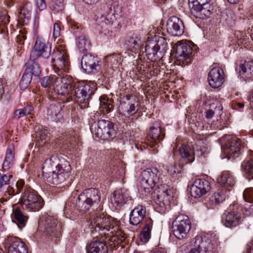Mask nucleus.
Instances as JSON below:
<instances>
[{
  "label": "nucleus",
  "instance_id": "22",
  "mask_svg": "<svg viewBox=\"0 0 253 253\" xmlns=\"http://www.w3.org/2000/svg\"><path fill=\"white\" fill-rule=\"evenodd\" d=\"M64 107V105L61 102L52 104L47 109V115L52 121L58 122L63 119Z\"/></svg>",
  "mask_w": 253,
  "mask_h": 253
},
{
  "label": "nucleus",
  "instance_id": "49",
  "mask_svg": "<svg viewBox=\"0 0 253 253\" xmlns=\"http://www.w3.org/2000/svg\"><path fill=\"white\" fill-rule=\"evenodd\" d=\"M9 16L6 12L0 10V27H1L2 33L4 32L3 27L9 23Z\"/></svg>",
  "mask_w": 253,
  "mask_h": 253
},
{
  "label": "nucleus",
  "instance_id": "17",
  "mask_svg": "<svg viewBox=\"0 0 253 253\" xmlns=\"http://www.w3.org/2000/svg\"><path fill=\"white\" fill-rule=\"evenodd\" d=\"M167 30L172 36H180L183 35L184 31L183 23L177 17L172 16L168 20Z\"/></svg>",
  "mask_w": 253,
  "mask_h": 253
},
{
  "label": "nucleus",
  "instance_id": "41",
  "mask_svg": "<svg viewBox=\"0 0 253 253\" xmlns=\"http://www.w3.org/2000/svg\"><path fill=\"white\" fill-rule=\"evenodd\" d=\"M64 6V0H51V8L55 13L62 11Z\"/></svg>",
  "mask_w": 253,
  "mask_h": 253
},
{
  "label": "nucleus",
  "instance_id": "44",
  "mask_svg": "<svg viewBox=\"0 0 253 253\" xmlns=\"http://www.w3.org/2000/svg\"><path fill=\"white\" fill-rule=\"evenodd\" d=\"M234 184V180L228 171H224L222 173V186H232ZM223 189H222V191Z\"/></svg>",
  "mask_w": 253,
  "mask_h": 253
},
{
  "label": "nucleus",
  "instance_id": "24",
  "mask_svg": "<svg viewBox=\"0 0 253 253\" xmlns=\"http://www.w3.org/2000/svg\"><path fill=\"white\" fill-rule=\"evenodd\" d=\"M239 74L245 81H249L253 78V61H245L239 67Z\"/></svg>",
  "mask_w": 253,
  "mask_h": 253
},
{
  "label": "nucleus",
  "instance_id": "9",
  "mask_svg": "<svg viewBox=\"0 0 253 253\" xmlns=\"http://www.w3.org/2000/svg\"><path fill=\"white\" fill-rule=\"evenodd\" d=\"M175 50V57L181 65H188L192 59L193 48L192 43L187 41L177 42L173 46Z\"/></svg>",
  "mask_w": 253,
  "mask_h": 253
},
{
  "label": "nucleus",
  "instance_id": "62",
  "mask_svg": "<svg viewBox=\"0 0 253 253\" xmlns=\"http://www.w3.org/2000/svg\"><path fill=\"white\" fill-rule=\"evenodd\" d=\"M153 253H166V252L163 249H158L154 251Z\"/></svg>",
  "mask_w": 253,
  "mask_h": 253
},
{
  "label": "nucleus",
  "instance_id": "26",
  "mask_svg": "<svg viewBox=\"0 0 253 253\" xmlns=\"http://www.w3.org/2000/svg\"><path fill=\"white\" fill-rule=\"evenodd\" d=\"M211 7L209 2L197 7H192L191 13L197 18L205 19L211 14Z\"/></svg>",
  "mask_w": 253,
  "mask_h": 253
},
{
  "label": "nucleus",
  "instance_id": "8",
  "mask_svg": "<svg viewBox=\"0 0 253 253\" xmlns=\"http://www.w3.org/2000/svg\"><path fill=\"white\" fill-rule=\"evenodd\" d=\"M53 89L56 94L70 98L74 82L71 77L62 76L59 74L52 75Z\"/></svg>",
  "mask_w": 253,
  "mask_h": 253
},
{
  "label": "nucleus",
  "instance_id": "13",
  "mask_svg": "<svg viewBox=\"0 0 253 253\" xmlns=\"http://www.w3.org/2000/svg\"><path fill=\"white\" fill-rule=\"evenodd\" d=\"M51 62L53 66L58 71L67 72L69 67L68 56L64 47L60 45L56 47L51 55Z\"/></svg>",
  "mask_w": 253,
  "mask_h": 253
},
{
  "label": "nucleus",
  "instance_id": "58",
  "mask_svg": "<svg viewBox=\"0 0 253 253\" xmlns=\"http://www.w3.org/2000/svg\"><path fill=\"white\" fill-rule=\"evenodd\" d=\"M87 4H94L96 3L99 0H83Z\"/></svg>",
  "mask_w": 253,
  "mask_h": 253
},
{
  "label": "nucleus",
  "instance_id": "53",
  "mask_svg": "<svg viewBox=\"0 0 253 253\" xmlns=\"http://www.w3.org/2000/svg\"><path fill=\"white\" fill-rule=\"evenodd\" d=\"M189 1L193 4L192 7H197L206 3L209 0H189Z\"/></svg>",
  "mask_w": 253,
  "mask_h": 253
},
{
  "label": "nucleus",
  "instance_id": "21",
  "mask_svg": "<svg viewBox=\"0 0 253 253\" xmlns=\"http://www.w3.org/2000/svg\"><path fill=\"white\" fill-rule=\"evenodd\" d=\"M145 207L142 205H138L134 208L129 214V223L132 225L139 224L143 220H145L146 216Z\"/></svg>",
  "mask_w": 253,
  "mask_h": 253
},
{
  "label": "nucleus",
  "instance_id": "3",
  "mask_svg": "<svg viewBox=\"0 0 253 253\" xmlns=\"http://www.w3.org/2000/svg\"><path fill=\"white\" fill-rule=\"evenodd\" d=\"M71 167L69 162L62 157L52 156L46 159L42 166V175L48 182L59 184L70 176Z\"/></svg>",
  "mask_w": 253,
  "mask_h": 253
},
{
  "label": "nucleus",
  "instance_id": "61",
  "mask_svg": "<svg viewBox=\"0 0 253 253\" xmlns=\"http://www.w3.org/2000/svg\"><path fill=\"white\" fill-rule=\"evenodd\" d=\"M3 87L1 83L0 82V97L1 96L2 93H3Z\"/></svg>",
  "mask_w": 253,
  "mask_h": 253
},
{
  "label": "nucleus",
  "instance_id": "20",
  "mask_svg": "<svg viewBox=\"0 0 253 253\" xmlns=\"http://www.w3.org/2000/svg\"><path fill=\"white\" fill-rule=\"evenodd\" d=\"M210 243L197 236L191 242V248L188 253H211Z\"/></svg>",
  "mask_w": 253,
  "mask_h": 253
},
{
  "label": "nucleus",
  "instance_id": "4",
  "mask_svg": "<svg viewBox=\"0 0 253 253\" xmlns=\"http://www.w3.org/2000/svg\"><path fill=\"white\" fill-rule=\"evenodd\" d=\"M24 189V193L20 198L21 203L24 209L29 211H38L42 208L43 201L37 192L25 185L24 180H18L15 185H8L5 192V196H12L19 194L22 189Z\"/></svg>",
  "mask_w": 253,
  "mask_h": 253
},
{
  "label": "nucleus",
  "instance_id": "59",
  "mask_svg": "<svg viewBox=\"0 0 253 253\" xmlns=\"http://www.w3.org/2000/svg\"><path fill=\"white\" fill-rule=\"evenodd\" d=\"M213 116V112L211 110H209L207 112V114H206V116L207 118H211L212 117V116Z\"/></svg>",
  "mask_w": 253,
  "mask_h": 253
},
{
  "label": "nucleus",
  "instance_id": "35",
  "mask_svg": "<svg viewBox=\"0 0 253 253\" xmlns=\"http://www.w3.org/2000/svg\"><path fill=\"white\" fill-rule=\"evenodd\" d=\"M8 253H28L25 244L18 238H14L8 249Z\"/></svg>",
  "mask_w": 253,
  "mask_h": 253
},
{
  "label": "nucleus",
  "instance_id": "34",
  "mask_svg": "<svg viewBox=\"0 0 253 253\" xmlns=\"http://www.w3.org/2000/svg\"><path fill=\"white\" fill-rule=\"evenodd\" d=\"M12 220L15 223L19 228L22 229L25 226L28 217L25 215L19 208H13L11 214Z\"/></svg>",
  "mask_w": 253,
  "mask_h": 253
},
{
  "label": "nucleus",
  "instance_id": "38",
  "mask_svg": "<svg viewBox=\"0 0 253 253\" xmlns=\"http://www.w3.org/2000/svg\"><path fill=\"white\" fill-rule=\"evenodd\" d=\"M100 112L104 114H108L112 111L113 108L112 101L109 99L106 96L102 95L99 98Z\"/></svg>",
  "mask_w": 253,
  "mask_h": 253
},
{
  "label": "nucleus",
  "instance_id": "7",
  "mask_svg": "<svg viewBox=\"0 0 253 253\" xmlns=\"http://www.w3.org/2000/svg\"><path fill=\"white\" fill-rule=\"evenodd\" d=\"M100 200L98 190L95 188L86 189L79 195L76 200L77 209L83 212H86L91 207L98 205Z\"/></svg>",
  "mask_w": 253,
  "mask_h": 253
},
{
  "label": "nucleus",
  "instance_id": "37",
  "mask_svg": "<svg viewBox=\"0 0 253 253\" xmlns=\"http://www.w3.org/2000/svg\"><path fill=\"white\" fill-rule=\"evenodd\" d=\"M179 154L185 163H191L195 159L192 149L187 145H182L179 149Z\"/></svg>",
  "mask_w": 253,
  "mask_h": 253
},
{
  "label": "nucleus",
  "instance_id": "33",
  "mask_svg": "<svg viewBox=\"0 0 253 253\" xmlns=\"http://www.w3.org/2000/svg\"><path fill=\"white\" fill-rule=\"evenodd\" d=\"M242 220L241 214L236 211L230 212L225 216L224 224L227 227L232 228L239 225Z\"/></svg>",
  "mask_w": 253,
  "mask_h": 253
},
{
  "label": "nucleus",
  "instance_id": "27",
  "mask_svg": "<svg viewBox=\"0 0 253 253\" xmlns=\"http://www.w3.org/2000/svg\"><path fill=\"white\" fill-rule=\"evenodd\" d=\"M86 253H108V247L104 242L94 240L86 246Z\"/></svg>",
  "mask_w": 253,
  "mask_h": 253
},
{
  "label": "nucleus",
  "instance_id": "5",
  "mask_svg": "<svg viewBox=\"0 0 253 253\" xmlns=\"http://www.w3.org/2000/svg\"><path fill=\"white\" fill-rule=\"evenodd\" d=\"M95 84L93 83L85 81L74 82L70 98H75L81 104L82 108L88 107L89 100L95 90Z\"/></svg>",
  "mask_w": 253,
  "mask_h": 253
},
{
  "label": "nucleus",
  "instance_id": "48",
  "mask_svg": "<svg viewBox=\"0 0 253 253\" xmlns=\"http://www.w3.org/2000/svg\"><path fill=\"white\" fill-rule=\"evenodd\" d=\"M243 198L245 201L253 203V188L246 189L243 193Z\"/></svg>",
  "mask_w": 253,
  "mask_h": 253
},
{
  "label": "nucleus",
  "instance_id": "36",
  "mask_svg": "<svg viewBox=\"0 0 253 253\" xmlns=\"http://www.w3.org/2000/svg\"><path fill=\"white\" fill-rule=\"evenodd\" d=\"M152 226V220L149 218H145L144 226L140 233V240L142 242L146 243L150 239Z\"/></svg>",
  "mask_w": 253,
  "mask_h": 253
},
{
  "label": "nucleus",
  "instance_id": "16",
  "mask_svg": "<svg viewBox=\"0 0 253 253\" xmlns=\"http://www.w3.org/2000/svg\"><path fill=\"white\" fill-rule=\"evenodd\" d=\"M165 136V130L162 128L158 122H154L150 127L149 136L152 141L149 144L151 148H153L162 141Z\"/></svg>",
  "mask_w": 253,
  "mask_h": 253
},
{
  "label": "nucleus",
  "instance_id": "11",
  "mask_svg": "<svg viewBox=\"0 0 253 253\" xmlns=\"http://www.w3.org/2000/svg\"><path fill=\"white\" fill-rule=\"evenodd\" d=\"M172 232L178 239L185 238L191 228V221L188 216L180 214L172 222Z\"/></svg>",
  "mask_w": 253,
  "mask_h": 253
},
{
  "label": "nucleus",
  "instance_id": "51",
  "mask_svg": "<svg viewBox=\"0 0 253 253\" xmlns=\"http://www.w3.org/2000/svg\"><path fill=\"white\" fill-rule=\"evenodd\" d=\"M61 35V27L59 23L56 22L53 24V37L54 39L59 37Z\"/></svg>",
  "mask_w": 253,
  "mask_h": 253
},
{
  "label": "nucleus",
  "instance_id": "40",
  "mask_svg": "<svg viewBox=\"0 0 253 253\" xmlns=\"http://www.w3.org/2000/svg\"><path fill=\"white\" fill-rule=\"evenodd\" d=\"M35 61V60L31 61L30 59L25 71L31 74V76L34 75L37 77L40 75L41 70L39 65Z\"/></svg>",
  "mask_w": 253,
  "mask_h": 253
},
{
  "label": "nucleus",
  "instance_id": "60",
  "mask_svg": "<svg viewBox=\"0 0 253 253\" xmlns=\"http://www.w3.org/2000/svg\"><path fill=\"white\" fill-rule=\"evenodd\" d=\"M71 28L72 30H75L79 28V26L77 24H73L71 26Z\"/></svg>",
  "mask_w": 253,
  "mask_h": 253
},
{
  "label": "nucleus",
  "instance_id": "57",
  "mask_svg": "<svg viewBox=\"0 0 253 253\" xmlns=\"http://www.w3.org/2000/svg\"><path fill=\"white\" fill-rule=\"evenodd\" d=\"M146 67L143 65H141L140 66H138L136 67V69L138 72H139L140 74H143V73L145 71Z\"/></svg>",
  "mask_w": 253,
  "mask_h": 253
},
{
  "label": "nucleus",
  "instance_id": "19",
  "mask_svg": "<svg viewBox=\"0 0 253 253\" xmlns=\"http://www.w3.org/2000/svg\"><path fill=\"white\" fill-rule=\"evenodd\" d=\"M51 52L50 46L46 44L40 40H37L30 55V60H35L39 57H42L44 58H48Z\"/></svg>",
  "mask_w": 253,
  "mask_h": 253
},
{
  "label": "nucleus",
  "instance_id": "39",
  "mask_svg": "<svg viewBox=\"0 0 253 253\" xmlns=\"http://www.w3.org/2000/svg\"><path fill=\"white\" fill-rule=\"evenodd\" d=\"M76 44L81 52H84L90 48V42L84 35L78 37L76 39Z\"/></svg>",
  "mask_w": 253,
  "mask_h": 253
},
{
  "label": "nucleus",
  "instance_id": "64",
  "mask_svg": "<svg viewBox=\"0 0 253 253\" xmlns=\"http://www.w3.org/2000/svg\"><path fill=\"white\" fill-rule=\"evenodd\" d=\"M248 253H253V244L252 246L250 248V250L248 252Z\"/></svg>",
  "mask_w": 253,
  "mask_h": 253
},
{
  "label": "nucleus",
  "instance_id": "14",
  "mask_svg": "<svg viewBox=\"0 0 253 253\" xmlns=\"http://www.w3.org/2000/svg\"><path fill=\"white\" fill-rule=\"evenodd\" d=\"M121 109L125 116L129 117L135 115L139 110L140 102L138 98L133 94H126L121 103Z\"/></svg>",
  "mask_w": 253,
  "mask_h": 253
},
{
  "label": "nucleus",
  "instance_id": "63",
  "mask_svg": "<svg viewBox=\"0 0 253 253\" xmlns=\"http://www.w3.org/2000/svg\"><path fill=\"white\" fill-rule=\"evenodd\" d=\"M228 1L232 4H235L239 1V0H227Z\"/></svg>",
  "mask_w": 253,
  "mask_h": 253
},
{
  "label": "nucleus",
  "instance_id": "28",
  "mask_svg": "<svg viewBox=\"0 0 253 253\" xmlns=\"http://www.w3.org/2000/svg\"><path fill=\"white\" fill-rule=\"evenodd\" d=\"M32 5L30 2L25 3L21 8L19 16L18 22L22 25H27L31 19Z\"/></svg>",
  "mask_w": 253,
  "mask_h": 253
},
{
  "label": "nucleus",
  "instance_id": "1",
  "mask_svg": "<svg viewBox=\"0 0 253 253\" xmlns=\"http://www.w3.org/2000/svg\"><path fill=\"white\" fill-rule=\"evenodd\" d=\"M100 210L91 216L89 225L91 232H98L99 235L107 236L108 240L114 242L115 245L125 242L126 236L120 230L118 223L112 217L101 212Z\"/></svg>",
  "mask_w": 253,
  "mask_h": 253
},
{
  "label": "nucleus",
  "instance_id": "55",
  "mask_svg": "<svg viewBox=\"0 0 253 253\" xmlns=\"http://www.w3.org/2000/svg\"><path fill=\"white\" fill-rule=\"evenodd\" d=\"M226 15V17L225 18L226 20H228L230 19H232L233 18V13L232 11L230 9H226L224 12V15L222 14V17H225V15Z\"/></svg>",
  "mask_w": 253,
  "mask_h": 253
},
{
  "label": "nucleus",
  "instance_id": "56",
  "mask_svg": "<svg viewBox=\"0 0 253 253\" xmlns=\"http://www.w3.org/2000/svg\"><path fill=\"white\" fill-rule=\"evenodd\" d=\"M14 116L15 117L19 119V118L24 117V116H25V115L24 113L23 109H17L15 111Z\"/></svg>",
  "mask_w": 253,
  "mask_h": 253
},
{
  "label": "nucleus",
  "instance_id": "42",
  "mask_svg": "<svg viewBox=\"0 0 253 253\" xmlns=\"http://www.w3.org/2000/svg\"><path fill=\"white\" fill-rule=\"evenodd\" d=\"M36 137H39L42 141L46 140L48 137V130L42 126H38L35 128Z\"/></svg>",
  "mask_w": 253,
  "mask_h": 253
},
{
  "label": "nucleus",
  "instance_id": "18",
  "mask_svg": "<svg viewBox=\"0 0 253 253\" xmlns=\"http://www.w3.org/2000/svg\"><path fill=\"white\" fill-rule=\"evenodd\" d=\"M99 63L97 57L90 53L84 55L81 60L83 69L88 74L96 71L100 69Z\"/></svg>",
  "mask_w": 253,
  "mask_h": 253
},
{
  "label": "nucleus",
  "instance_id": "2",
  "mask_svg": "<svg viewBox=\"0 0 253 253\" xmlns=\"http://www.w3.org/2000/svg\"><path fill=\"white\" fill-rule=\"evenodd\" d=\"M161 172L156 168H148L141 173V185L146 192L155 186L158 187L157 198L156 201L157 208L159 209V212H164L172 197V190L167 185H157L160 180Z\"/></svg>",
  "mask_w": 253,
  "mask_h": 253
},
{
  "label": "nucleus",
  "instance_id": "52",
  "mask_svg": "<svg viewBox=\"0 0 253 253\" xmlns=\"http://www.w3.org/2000/svg\"><path fill=\"white\" fill-rule=\"evenodd\" d=\"M35 4L40 10H43L46 7L44 0H34Z\"/></svg>",
  "mask_w": 253,
  "mask_h": 253
},
{
  "label": "nucleus",
  "instance_id": "32",
  "mask_svg": "<svg viewBox=\"0 0 253 253\" xmlns=\"http://www.w3.org/2000/svg\"><path fill=\"white\" fill-rule=\"evenodd\" d=\"M45 232L50 236H54L59 232L60 226L58 225L57 219L52 216H48L45 220Z\"/></svg>",
  "mask_w": 253,
  "mask_h": 253
},
{
  "label": "nucleus",
  "instance_id": "25",
  "mask_svg": "<svg viewBox=\"0 0 253 253\" xmlns=\"http://www.w3.org/2000/svg\"><path fill=\"white\" fill-rule=\"evenodd\" d=\"M129 198L127 191L124 189H121L115 191L112 194L110 198L111 203L116 207L126 203Z\"/></svg>",
  "mask_w": 253,
  "mask_h": 253
},
{
  "label": "nucleus",
  "instance_id": "29",
  "mask_svg": "<svg viewBox=\"0 0 253 253\" xmlns=\"http://www.w3.org/2000/svg\"><path fill=\"white\" fill-rule=\"evenodd\" d=\"M15 161V148L13 144L8 146L2 164V169L7 170L12 167Z\"/></svg>",
  "mask_w": 253,
  "mask_h": 253
},
{
  "label": "nucleus",
  "instance_id": "46",
  "mask_svg": "<svg viewBox=\"0 0 253 253\" xmlns=\"http://www.w3.org/2000/svg\"><path fill=\"white\" fill-rule=\"evenodd\" d=\"M210 200L213 206H219L221 201V192L218 191L214 193L210 197Z\"/></svg>",
  "mask_w": 253,
  "mask_h": 253
},
{
  "label": "nucleus",
  "instance_id": "43",
  "mask_svg": "<svg viewBox=\"0 0 253 253\" xmlns=\"http://www.w3.org/2000/svg\"><path fill=\"white\" fill-rule=\"evenodd\" d=\"M32 77L31 74L25 72L20 82L21 89H24L29 86L31 82Z\"/></svg>",
  "mask_w": 253,
  "mask_h": 253
},
{
  "label": "nucleus",
  "instance_id": "6",
  "mask_svg": "<svg viewBox=\"0 0 253 253\" xmlns=\"http://www.w3.org/2000/svg\"><path fill=\"white\" fill-rule=\"evenodd\" d=\"M154 42H148L145 46V52L148 58L156 61L162 59L169 49V45L166 38L157 37L155 35Z\"/></svg>",
  "mask_w": 253,
  "mask_h": 253
},
{
  "label": "nucleus",
  "instance_id": "30",
  "mask_svg": "<svg viewBox=\"0 0 253 253\" xmlns=\"http://www.w3.org/2000/svg\"><path fill=\"white\" fill-rule=\"evenodd\" d=\"M220 76L219 68H213L210 70L208 75V81L210 85L212 88H217L221 85Z\"/></svg>",
  "mask_w": 253,
  "mask_h": 253
},
{
  "label": "nucleus",
  "instance_id": "31",
  "mask_svg": "<svg viewBox=\"0 0 253 253\" xmlns=\"http://www.w3.org/2000/svg\"><path fill=\"white\" fill-rule=\"evenodd\" d=\"M121 62L122 58L119 54H113L107 55L104 59L106 68L112 71H114L117 69Z\"/></svg>",
  "mask_w": 253,
  "mask_h": 253
},
{
  "label": "nucleus",
  "instance_id": "54",
  "mask_svg": "<svg viewBox=\"0 0 253 253\" xmlns=\"http://www.w3.org/2000/svg\"><path fill=\"white\" fill-rule=\"evenodd\" d=\"M24 113L26 115H31L32 112L34 111L33 107L31 105H27L25 106L23 109Z\"/></svg>",
  "mask_w": 253,
  "mask_h": 253
},
{
  "label": "nucleus",
  "instance_id": "47",
  "mask_svg": "<svg viewBox=\"0 0 253 253\" xmlns=\"http://www.w3.org/2000/svg\"><path fill=\"white\" fill-rule=\"evenodd\" d=\"M12 178V175L9 174H1L0 173V191L2 187L9 184L10 180Z\"/></svg>",
  "mask_w": 253,
  "mask_h": 253
},
{
  "label": "nucleus",
  "instance_id": "12",
  "mask_svg": "<svg viewBox=\"0 0 253 253\" xmlns=\"http://www.w3.org/2000/svg\"><path fill=\"white\" fill-rule=\"evenodd\" d=\"M116 129L114 124L106 120L97 122V126L95 128V135L103 140H111L116 136Z\"/></svg>",
  "mask_w": 253,
  "mask_h": 253
},
{
  "label": "nucleus",
  "instance_id": "50",
  "mask_svg": "<svg viewBox=\"0 0 253 253\" xmlns=\"http://www.w3.org/2000/svg\"><path fill=\"white\" fill-rule=\"evenodd\" d=\"M51 80L52 76L43 77L41 82L42 86L43 87H49L53 89V82Z\"/></svg>",
  "mask_w": 253,
  "mask_h": 253
},
{
  "label": "nucleus",
  "instance_id": "23",
  "mask_svg": "<svg viewBox=\"0 0 253 253\" xmlns=\"http://www.w3.org/2000/svg\"><path fill=\"white\" fill-rule=\"evenodd\" d=\"M142 43L141 36L137 33H133L128 36L125 42V44L128 49L135 53L139 50Z\"/></svg>",
  "mask_w": 253,
  "mask_h": 253
},
{
  "label": "nucleus",
  "instance_id": "45",
  "mask_svg": "<svg viewBox=\"0 0 253 253\" xmlns=\"http://www.w3.org/2000/svg\"><path fill=\"white\" fill-rule=\"evenodd\" d=\"M181 171V168L175 164L169 166L168 169V172L169 175L174 178H178L179 173Z\"/></svg>",
  "mask_w": 253,
  "mask_h": 253
},
{
  "label": "nucleus",
  "instance_id": "10",
  "mask_svg": "<svg viewBox=\"0 0 253 253\" xmlns=\"http://www.w3.org/2000/svg\"><path fill=\"white\" fill-rule=\"evenodd\" d=\"M240 143L234 136L225 134L222 137V159L227 160L237 157L240 151Z\"/></svg>",
  "mask_w": 253,
  "mask_h": 253
},
{
  "label": "nucleus",
  "instance_id": "15",
  "mask_svg": "<svg viewBox=\"0 0 253 253\" xmlns=\"http://www.w3.org/2000/svg\"><path fill=\"white\" fill-rule=\"evenodd\" d=\"M211 188L210 182L202 179H197L195 180L191 186V195L195 198H199L206 194Z\"/></svg>",
  "mask_w": 253,
  "mask_h": 253
}]
</instances>
